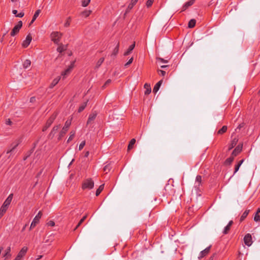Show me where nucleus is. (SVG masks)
<instances>
[{
    "label": "nucleus",
    "instance_id": "obj_30",
    "mask_svg": "<svg viewBox=\"0 0 260 260\" xmlns=\"http://www.w3.org/2000/svg\"><path fill=\"white\" fill-rule=\"evenodd\" d=\"M227 131V126L225 125H224L221 128H220L218 131L217 132V134L218 135H222L223 133H225Z\"/></svg>",
    "mask_w": 260,
    "mask_h": 260
},
{
    "label": "nucleus",
    "instance_id": "obj_58",
    "mask_svg": "<svg viewBox=\"0 0 260 260\" xmlns=\"http://www.w3.org/2000/svg\"><path fill=\"white\" fill-rule=\"evenodd\" d=\"M233 224V220H230V221L229 222V223H228V225H227L229 226L230 227H231V226L232 225V224Z\"/></svg>",
    "mask_w": 260,
    "mask_h": 260
},
{
    "label": "nucleus",
    "instance_id": "obj_62",
    "mask_svg": "<svg viewBox=\"0 0 260 260\" xmlns=\"http://www.w3.org/2000/svg\"><path fill=\"white\" fill-rule=\"evenodd\" d=\"M35 101V97H31L30 99V102H34Z\"/></svg>",
    "mask_w": 260,
    "mask_h": 260
},
{
    "label": "nucleus",
    "instance_id": "obj_48",
    "mask_svg": "<svg viewBox=\"0 0 260 260\" xmlns=\"http://www.w3.org/2000/svg\"><path fill=\"white\" fill-rule=\"evenodd\" d=\"M85 145V141H82L79 145V150H81L84 147Z\"/></svg>",
    "mask_w": 260,
    "mask_h": 260
},
{
    "label": "nucleus",
    "instance_id": "obj_43",
    "mask_svg": "<svg viewBox=\"0 0 260 260\" xmlns=\"http://www.w3.org/2000/svg\"><path fill=\"white\" fill-rule=\"evenodd\" d=\"M70 22H71V17H68L67 20H66V22L64 23V26L65 27H68L70 25Z\"/></svg>",
    "mask_w": 260,
    "mask_h": 260
},
{
    "label": "nucleus",
    "instance_id": "obj_49",
    "mask_svg": "<svg viewBox=\"0 0 260 260\" xmlns=\"http://www.w3.org/2000/svg\"><path fill=\"white\" fill-rule=\"evenodd\" d=\"M133 57H131L129 60L124 64L125 67H127L128 66H129L130 64H131L133 61Z\"/></svg>",
    "mask_w": 260,
    "mask_h": 260
},
{
    "label": "nucleus",
    "instance_id": "obj_42",
    "mask_svg": "<svg viewBox=\"0 0 260 260\" xmlns=\"http://www.w3.org/2000/svg\"><path fill=\"white\" fill-rule=\"evenodd\" d=\"M254 220L256 222L260 221V216L259 215V214L255 213L254 217Z\"/></svg>",
    "mask_w": 260,
    "mask_h": 260
},
{
    "label": "nucleus",
    "instance_id": "obj_54",
    "mask_svg": "<svg viewBox=\"0 0 260 260\" xmlns=\"http://www.w3.org/2000/svg\"><path fill=\"white\" fill-rule=\"evenodd\" d=\"M47 224L49 226H54L55 225V222L52 220H50L48 223Z\"/></svg>",
    "mask_w": 260,
    "mask_h": 260
},
{
    "label": "nucleus",
    "instance_id": "obj_23",
    "mask_svg": "<svg viewBox=\"0 0 260 260\" xmlns=\"http://www.w3.org/2000/svg\"><path fill=\"white\" fill-rule=\"evenodd\" d=\"M195 0H190L189 1L186 2L182 7V11L185 10L188 7L193 5Z\"/></svg>",
    "mask_w": 260,
    "mask_h": 260
},
{
    "label": "nucleus",
    "instance_id": "obj_29",
    "mask_svg": "<svg viewBox=\"0 0 260 260\" xmlns=\"http://www.w3.org/2000/svg\"><path fill=\"white\" fill-rule=\"evenodd\" d=\"M119 43H118L116 45V47H115L114 49L113 50V51L111 54V56H116L119 51Z\"/></svg>",
    "mask_w": 260,
    "mask_h": 260
},
{
    "label": "nucleus",
    "instance_id": "obj_47",
    "mask_svg": "<svg viewBox=\"0 0 260 260\" xmlns=\"http://www.w3.org/2000/svg\"><path fill=\"white\" fill-rule=\"evenodd\" d=\"M134 5H135L134 4H133V3L131 2L127 7L126 12H128L129 10H131L133 8Z\"/></svg>",
    "mask_w": 260,
    "mask_h": 260
},
{
    "label": "nucleus",
    "instance_id": "obj_20",
    "mask_svg": "<svg viewBox=\"0 0 260 260\" xmlns=\"http://www.w3.org/2000/svg\"><path fill=\"white\" fill-rule=\"evenodd\" d=\"M250 210L247 209L243 213L242 215L240 218V222H242L246 218Z\"/></svg>",
    "mask_w": 260,
    "mask_h": 260
},
{
    "label": "nucleus",
    "instance_id": "obj_18",
    "mask_svg": "<svg viewBox=\"0 0 260 260\" xmlns=\"http://www.w3.org/2000/svg\"><path fill=\"white\" fill-rule=\"evenodd\" d=\"M163 82V80H160V81H159L154 86L153 89V92L154 93H156L158 90H159V87L160 86H161L162 83Z\"/></svg>",
    "mask_w": 260,
    "mask_h": 260
},
{
    "label": "nucleus",
    "instance_id": "obj_1",
    "mask_svg": "<svg viewBox=\"0 0 260 260\" xmlns=\"http://www.w3.org/2000/svg\"><path fill=\"white\" fill-rule=\"evenodd\" d=\"M58 115L57 112H54L47 120L45 125L43 127L42 131H46L52 124Z\"/></svg>",
    "mask_w": 260,
    "mask_h": 260
},
{
    "label": "nucleus",
    "instance_id": "obj_17",
    "mask_svg": "<svg viewBox=\"0 0 260 260\" xmlns=\"http://www.w3.org/2000/svg\"><path fill=\"white\" fill-rule=\"evenodd\" d=\"M135 47V42H134L133 44L130 45L128 48V49L124 53V56H127L129 55L131 52L133 51V50L134 49Z\"/></svg>",
    "mask_w": 260,
    "mask_h": 260
},
{
    "label": "nucleus",
    "instance_id": "obj_11",
    "mask_svg": "<svg viewBox=\"0 0 260 260\" xmlns=\"http://www.w3.org/2000/svg\"><path fill=\"white\" fill-rule=\"evenodd\" d=\"M211 247V245H210L209 246L205 248L204 250H202L200 252V256L198 257L199 259H201L204 256H205L206 255H207L210 252Z\"/></svg>",
    "mask_w": 260,
    "mask_h": 260
},
{
    "label": "nucleus",
    "instance_id": "obj_6",
    "mask_svg": "<svg viewBox=\"0 0 260 260\" xmlns=\"http://www.w3.org/2000/svg\"><path fill=\"white\" fill-rule=\"evenodd\" d=\"M22 26V22L21 21H19L18 22V24L14 26L13 28L12 31L11 32V36H15L19 31L20 28Z\"/></svg>",
    "mask_w": 260,
    "mask_h": 260
},
{
    "label": "nucleus",
    "instance_id": "obj_34",
    "mask_svg": "<svg viewBox=\"0 0 260 260\" xmlns=\"http://www.w3.org/2000/svg\"><path fill=\"white\" fill-rule=\"evenodd\" d=\"M75 131H72L70 132V136L67 141V142L69 143L70 141H71V140H73V139L74 138V137H75Z\"/></svg>",
    "mask_w": 260,
    "mask_h": 260
},
{
    "label": "nucleus",
    "instance_id": "obj_26",
    "mask_svg": "<svg viewBox=\"0 0 260 260\" xmlns=\"http://www.w3.org/2000/svg\"><path fill=\"white\" fill-rule=\"evenodd\" d=\"M67 48V47L66 46L61 44L57 47V51L60 53H61L64 50H66Z\"/></svg>",
    "mask_w": 260,
    "mask_h": 260
},
{
    "label": "nucleus",
    "instance_id": "obj_40",
    "mask_svg": "<svg viewBox=\"0 0 260 260\" xmlns=\"http://www.w3.org/2000/svg\"><path fill=\"white\" fill-rule=\"evenodd\" d=\"M90 0H82V6L83 7H86L88 6L89 3H90Z\"/></svg>",
    "mask_w": 260,
    "mask_h": 260
},
{
    "label": "nucleus",
    "instance_id": "obj_28",
    "mask_svg": "<svg viewBox=\"0 0 260 260\" xmlns=\"http://www.w3.org/2000/svg\"><path fill=\"white\" fill-rule=\"evenodd\" d=\"M135 143H136V140L134 138L132 139L130 141L129 144L128 145V147H127L128 150H131L133 148V146H134V144H135Z\"/></svg>",
    "mask_w": 260,
    "mask_h": 260
},
{
    "label": "nucleus",
    "instance_id": "obj_44",
    "mask_svg": "<svg viewBox=\"0 0 260 260\" xmlns=\"http://www.w3.org/2000/svg\"><path fill=\"white\" fill-rule=\"evenodd\" d=\"M154 0H147L146 3V6L149 8L152 5Z\"/></svg>",
    "mask_w": 260,
    "mask_h": 260
},
{
    "label": "nucleus",
    "instance_id": "obj_55",
    "mask_svg": "<svg viewBox=\"0 0 260 260\" xmlns=\"http://www.w3.org/2000/svg\"><path fill=\"white\" fill-rule=\"evenodd\" d=\"M240 167V165H238V164H237L235 166L234 174H235L239 170Z\"/></svg>",
    "mask_w": 260,
    "mask_h": 260
},
{
    "label": "nucleus",
    "instance_id": "obj_45",
    "mask_svg": "<svg viewBox=\"0 0 260 260\" xmlns=\"http://www.w3.org/2000/svg\"><path fill=\"white\" fill-rule=\"evenodd\" d=\"M41 12L40 10H38L36 11L34 15L33 18L36 19L38 17L39 15L40 14Z\"/></svg>",
    "mask_w": 260,
    "mask_h": 260
},
{
    "label": "nucleus",
    "instance_id": "obj_12",
    "mask_svg": "<svg viewBox=\"0 0 260 260\" xmlns=\"http://www.w3.org/2000/svg\"><path fill=\"white\" fill-rule=\"evenodd\" d=\"M242 146L243 145L242 144H239L233 150L232 153V155L234 156H236L242 151Z\"/></svg>",
    "mask_w": 260,
    "mask_h": 260
},
{
    "label": "nucleus",
    "instance_id": "obj_46",
    "mask_svg": "<svg viewBox=\"0 0 260 260\" xmlns=\"http://www.w3.org/2000/svg\"><path fill=\"white\" fill-rule=\"evenodd\" d=\"M134 5H135L134 4H133V3L131 2L127 7L126 12H128L129 10H131L133 8Z\"/></svg>",
    "mask_w": 260,
    "mask_h": 260
},
{
    "label": "nucleus",
    "instance_id": "obj_60",
    "mask_svg": "<svg viewBox=\"0 0 260 260\" xmlns=\"http://www.w3.org/2000/svg\"><path fill=\"white\" fill-rule=\"evenodd\" d=\"M244 159H243L240 160L237 164L240 165V166H241V165L242 164V163L244 162Z\"/></svg>",
    "mask_w": 260,
    "mask_h": 260
},
{
    "label": "nucleus",
    "instance_id": "obj_57",
    "mask_svg": "<svg viewBox=\"0 0 260 260\" xmlns=\"http://www.w3.org/2000/svg\"><path fill=\"white\" fill-rule=\"evenodd\" d=\"M24 16V13L23 12H20L17 15H16V17L21 18Z\"/></svg>",
    "mask_w": 260,
    "mask_h": 260
},
{
    "label": "nucleus",
    "instance_id": "obj_53",
    "mask_svg": "<svg viewBox=\"0 0 260 260\" xmlns=\"http://www.w3.org/2000/svg\"><path fill=\"white\" fill-rule=\"evenodd\" d=\"M84 222V221L81 219L79 222H78V224L76 225L75 228L74 229V231L76 230L78 227L80 226V225Z\"/></svg>",
    "mask_w": 260,
    "mask_h": 260
},
{
    "label": "nucleus",
    "instance_id": "obj_35",
    "mask_svg": "<svg viewBox=\"0 0 260 260\" xmlns=\"http://www.w3.org/2000/svg\"><path fill=\"white\" fill-rule=\"evenodd\" d=\"M111 169V166L110 164L106 165L104 168V171L106 172V173H108L110 170Z\"/></svg>",
    "mask_w": 260,
    "mask_h": 260
},
{
    "label": "nucleus",
    "instance_id": "obj_51",
    "mask_svg": "<svg viewBox=\"0 0 260 260\" xmlns=\"http://www.w3.org/2000/svg\"><path fill=\"white\" fill-rule=\"evenodd\" d=\"M157 72H158V74H159L160 75H161L162 76H165L166 74V72L163 70H158L157 71Z\"/></svg>",
    "mask_w": 260,
    "mask_h": 260
},
{
    "label": "nucleus",
    "instance_id": "obj_50",
    "mask_svg": "<svg viewBox=\"0 0 260 260\" xmlns=\"http://www.w3.org/2000/svg\"><path fill=\"white\" fill-rule=\"evenodd\" d=\"M5 123L7 125H11L12 124L13 122L10 118H8V119H6Z\"/></svg>",
    "mask_w": 260,
    "mask_h": 260
},
{
    "label": "nucleus",
    "instance_id": "obj_59",
    "mask_svg": "<svg viewBox=\"0 0 260 260\" xmlns=\"http://www.w3.org/2000/svg\"><path fill=\"white\" fill-rule=\"evenodd\" d=\"M233 224V220H230V221L229 222V223H228V225H227L229 226L230 227H231V226L232 225V224Z\"/></svg>",
    "mask_w": 260,
    "mask_h": 260
},
{
    "label": "nucleus",
    "instance_id": "obj_61",
    "mask_svg": "<svg viewBox=\"0 0 260 260\" xmlns=\"http://www.w3.org/2000/svg\"><path fill=\"white\" fill-rule=\"evenodd\" d=\"M89 154V152L86 151L84 154V157H87L88 156Z\"/></svg>",
    "mask_w": 260,
    "mask_h": 260
},
{
    "label": "nucleus",
    "instance_id": "obj_10",
    "mask_svg": "<svg viewBox=\"0 0 260 260\" xmlns=\"http://www.w3.org/2000/svg\"><path fill=\"white\" fill-rule=\"evenodd\" d=\"M32 40V37L30 34H28L24 41H23L22 45L24 48H26L30 44Z\"/></svg>",
    "mask_w": 260,
    "mask_h": 260
},
{
    "label": "nucleus",
    "instance_id": "obj_38",
    "mask_svg": "<svg viewBox=\"0 0 260 260\" xmlns=\"http://www.w3.org/2000/svg\"><path fill=\"white\" fill-rule=\"evenodd\" d=\"M91 13L90 11H84L81 13V15L84 17H87Z\"/></svg>",
    "mask_w": 260,
    "mask_h": 260
},
{
    "label": "nucleus",
    "instance_id": "obj_64",
    "mask_svg": "<svg viewBox=\"0 0 260 260\" xmlns=\"http://www.w3.org/2000/svg\"><path fill=\"white\" fill-rule=\"evenodd\" d=\"M138 0H132L131 2L133 3V4H134L135 5L136 4Z\"/></svg>",
    "mask_w": 260,
    "mask_h": 260
},
{
    "label": "nucleus",
    "instance_id": "obj_4",
    "mask_svg": "<svg viewBox=\"0 0 260 260\" xmlns=\"http://www.w3.org/2000/svg\"><path fill=\"white\" fill-rule=\"evenodd\" d=\"M71 120L72 119L68 120L66 121L64 126L62 128L60 132L59 133L60 138L63 137L66 134L67 132L68 131V129L71 124Z\"/></svg>",
    "mask_w": 260,
    "mask_h": 260
},
{
    "label": "nucleus",
    "instance_id": "obj_22",
    "mask_svg": "<svg viewBox=\"0 0 260 260\" xmlns=\"http://www.w3.org/2000/svg\"><path fill=\"white\" fill-rule=\"evenodd\" d=\"M202 182V176L198 175L196 178L195 187L198 188Z\"/></svg>",
    "mask_w": 260,
    "mask_h": 260
},
{
    "label": "nucleus",
    "instance_id": "obj_5",
    "mask_svg": "<svg viewBox=\"0 0 260 260\" xmlns=\"http://www.w3.org/2000/svg\"><path fill=\"white\" fill-rule=\"evenodd\" d=\"M42 216V211H40L39 212V213H38V214L35 216V217L33 219V220L30 224V226L29 228L30 230L31 229L35 228L36 226V225L39 223V220H40V218H41Z\"/></svg>",
    "mask_w": 260,
    "mask_h": 260
},
{
    "label": "nucleus",
    "instance_id": "obj_24",
    "mask_svg": "<svg viewBox=\"0 0 260 260\" xmlns=\"http://www.w3.org/2000/svg\"><path fill=\"white\" fill-rule=\"evenodd\" d=\"M238 142V139L236 138H234L231 142V143L230 144L229 146V150H231L233 149L237 144Z\"/></svg>",
    "mask_w": 260,
    "mask_h": 260
},
{
    "label": "nucleus",
    "instance_id": "obj_2",
    "mask_svg": "<svg viewBox=\"0 0 260 260\" xmlns=\"http://www.w3.org/2000/svg\"><path fill=\"white\" fill-rule=\"evenodd\" d=\"M94 186V182L91 178H88L83 181L82 188L83 190H90L93 188Z\"/></svg>",
    "mask_w": 260,
    "mask_h": 260
},
{
    "label": "nucleus",
    "instance_id": "obj_14",
    "mask_svg": "<svg viewBox=\"0 0 260 260\" xmlns=\"http://www.w3.org/2000/svg\"><path fill=\"white\" fill-rule=\"evenodd\" d=\"M13 194L11 193L9 195L8 198L6 199V200L5 201L4 203H3V205H4L5 207H7V208L9 207V206L10 205L11 202H12V200L13 199Z\"/></svg>",
    "mask_w": 260,
    "mask_h": 260
},
{
    "label": "nucleus",
    "instance_id": "obj_25",
    "mask_svg": "<svg viewBox=\"0 0 260 260\" xmlns=\"http://www.w3.org/2000/svg\"><path fill=\"white\" fill-rule=\"evenodd\" d=\"M235 157V156L231 155L230 157L228 158L224 161V165H231V163L233 161Z\"/></svg>",
    "mask_w": 260,
    "mask_h": 260
},
{
    "label": "nucleus",
    "instance_id": "obj_41",
    "mask_svg": "<svg viewBox=\"0 0 260 260\" xmlns=\"http://www.w3.org/2000/svg\"><path fill=\"white\" fill-rule=\"evenodd\" d=\"M230 229H231V227H230V226H228V225H226V226L224 228V230H223V233L224 234H227L229 233V232L230 231Z\"/></svg>",
    "mask_w": 260,
    "mask_h": 260
},
{
    "label": "nucleus",
    "instance_id": "obj_63",
    "mask_svg": "<svg viewBox=\"0 0 260 260\" xmlns=\"http://www.w3.org/2000/svg\"><path fill=\"white\" fill-rule=\"evenodd\" d=\"M13 13L15 14L16 16L17 15V11L16 10H13L12 11Z\"/></svg>",
    "mask_w": 260,
    "mask_h": 260
},
{
    "label": "nucleus",
    "instance_id": "obj_15",
    "mask_svg": "<svg viewBox=\"0 0 260 260\" xmlns=\"http://www.w3.org/2000/svg\"><path fill=\"white\" fill-rule=\"evenodd\" d=\"M19 144V142L18 141L12 143L11 145L10 148L7 150V153L8 154L9 153L12 152L16 148Z\"/></svg>",
    "mask_w": 260,
    "mask_h": 260
},
{
    "label": "nucleus",
    "instance_id": "obj_37",
    "mask_svg": "<svg viewBox=\"0 0 260 260\" xmlns=\"http://www.w3.org/2000/svg\"><path fill=\"white\" fill-rule=\"evenodd\" d=\"M8 208H7V207H5L4 205H2L0 208V213L3 214V215H4L7 211Z\"/></svg>",
    "mask_w": 260,
    "mask_h": 260
},
{
    "label": "nucleus",
    "instance_id": "obj_32",
    "mask_svg": "<svg viewBox=\"0 0 260 260\" xmlns=\"http://www.w3.org/2000/svg\"><path fill=\"white\" fill-rule=\"evenodd\" d=\"M104 187V184H102L99 186V187L96 190V192H95L96 196H98L101 193L102 191L103 190Z\"/></svg>",
    "mask_w": 260,
    "mask_h": 260
},
{
    "label": "nucleus",
    "instance_id": "obj_21",
    "mask_svg": "<svg viewBox=\"0 0 260 260\" xmlns=\"http://www.w3.org/2000/svg\"><path fill=\"white\" fill-rule=\"evenodd\" d=\"M60 76H58L55 78L51 82L50 85V88H52L53 87H54L58 83L59 81L60 80Z\"/></svg>",
    "mask_w": 260,
    "mask_h": 260
},
{
    "label": "nucleus",
    "instance_id": "obj_39",
    "mask_svg": "<svg viewBox=\"0 0 260 260\" xmlns=\"http://www.w3.org/2000/svg\"><path fill=\"white\" fill-rule=\"evenodd\" d=\"M87 102L82 104L78 109V112H81L86 107Z\"/></svg>",
    "mask_w": 260,
    "mask_h": 260
},
{
    "label": "nucleus",
    "instance_id": "obj_16",
    "mask_svg": "<svg viewBox=\"0 0 260 260\" xmlns=\"http://www.w3.org/2000/svg\"><path fill=\"white\" fill-rule=\"evenodd\" d=\"M60 124L54 126L49 135V137L51 138L53 137L58 131V129L60 128Z\"/></svg>",
    "mask_w": 260,
    "mask_h": 260
},
{
    "label": "nucleus",
    "instance_id": "obj_3",
    "mask_svg": "<svg viewBox=\"0 0 260 260\" xmlns=\"http://www.w3.org/2000/svg\"><path fill=\"white\" fill-rule=\"evenodd\" d=\"M62 34L58 31H53L50 35L52 41L55 44H58Z\"/></svg>",
    "mask_w": 260,
    "mask_h": 260
},
{
    "label": "nucleus",
    "instance_id": "obj_13",
    "mask_svg": "<svg viewBox=\"0 0 260 260\" xmlns=\"http://www.w3.org/2000/svg\"><path fill=\"white\" fill-rule=\"evenodd\" d=\"M97 116V113L95 111L92 112L89 114L88 120L87 121V124H90L95 119Z\"/></svg>",
    "mask_w": 260,
    "mask_h": 260
},
{
    "label": "nucleus",
    "instance_id": "obj_31",
    "mask_svg": "<svg viewBox=\"0 0 260 260\" xmlns=\"http://www.w3.org/2000/svg\"><path fill=\"white\" fill-rule=\"evenodd\" d=\"M196 23V20L195 19H191L188 22V27L189 28H193V27H194Z\"/></svg>",
    "mask_w": 260,
    "mask_h": 260
},
{
    "label": "nucleus",
    "instance_id": "obj_56",
    "mask_svg": "<svg viewBox=\"0 0 260 260\" xmlns=\"http://www.w3.org/2000/svg\"><path fill=\"white\" fill-rule=\"evenodd\" d=\"M157 59L158 60L160 61H161V62H164V63H167V62H168V61H167V60H165L164 59H163V58H160V57H159V58H157Z\"/></svg>",
    "mask_w": 260,
    "mask_h": 260
},
{
    "label": "nucleus",
    "instance_id": "obj_36",
    "mask_svg": "<svg viewBox=\"0 0 260 260\" xmlns=\"http://www.w3.org/2000/svg\"><path fill=\"white\" fill-rule=\"evenodd\" d=\"M10 251H11V247H8L7 248V249L6 250V253H5L4 256H5L6 257H10L11 256V254L10 253Z\"/></svg>",
    "mask_w": 260,
    "mask_h": 260
},
{
    "label": "nucleus",
    "instance_id": "obj_7",
    "mask_svg": "<svg viewBox=\"0 0 260 260\" xmlns=\"http://www.w3.org/2000/svg\"><path fill=\"white\" fill-rule=\"evenodd\" d=\"M28 250V248L26 246H24L22 248L20 251L18 253L17 256L15 258V260H20L22 257H23Z\"/></svg>",
    "mask_w": 260,
    "mask_h": 260
},
{
    "label": "nucleus",
    "instance_id": "obj_19",
    "mask_svg": "<svg viewBox=\"0 0 260 260\" xmlns=\"http://www.w3.org/2000/svg\"><path fill=\"white\" fill-rule=\"evenodd\" d=\"M144 88L145 89V95H148L151 92V89L150 84H148L147 83H145L144 86Z\"/></svg>",
    "mask_w": 260,
    "mask_h": 260
},
{
    "label": "nucleus",
    "instance_id": "obj_8",
    "mask_svg": "<svg viewBox=\"0 0 260 260\" xmlns=\"http://www.w3.org/2000/svg\"><path fill=\"white\" fill-rule=\"evenodd\" d=\"M244 242L247 246H250L252 244V237L250 234H247L244 237Z\"/></svg>",
    "mask_w": 260,
    "mask_h": 260
},
{
    "label": "nucleus",
    "instance_id": "obj_27",
    "mask_svg": "<svg viewBox=\"0 0 260 260\" xmlns=\"http://www.w3.org/2000/svg\"><path fill=\"white\" fill-rule=\"evenodd\" d=\"M31 64V61L29 59H26L23 63V67L24 69L28 68Z\"/></svg>",
    "mask_w": 260,
    "mask_h": 260
},
{
    "label": "nucleus",
    "instance_id": "obj_33",
    "mask_svg": "<svg viewBox=\"0 0 260 260\" xmlns=\"http://www.w3.org/2000/svg\"><path fill=\"white\" fill-rule=\"evenodd\" d=\"M105 60V58L104 57H102L101 58L96 62V66H95V68H99L101 66V64H102V63L104 62Z\"/></svg>",
    "mask_w": 260,
    "mask_h": 260
},
{
    "label": "nucleus",
    "instance_id": "obj_52",
    "mask_svg": "<svg viewBox=\"0 0 260 260\" xmlns=\"http://www.w3.org/2000/svg\"><path fill=\"white\" fill-rule=\"evenodd\" d=\"M111 82V79H108L106 81V82H105V83L104 84V85L103 86V88H104L106 87V86L108 84H109Z\"/></svg>",
    "mask_w": 260,
    "mask_h": 260
},
{
    "label": "nucleus",
    "instance_id": "obj_9",
    "mask_svg": "<svg viewBox=\"0 0 260 260\" xmlns=\"http://www.w3.org/2000/svg\"><path fill=\"white\" fill-rule=\"evenodd\" d=\"M73 66L74 63L73 62L68 69L61 73V76H62L63 79L66 78V77L70 74Z\"/></svg>",
    "mask_w": 260,
    "mask_h": 260
}]
</instances>
